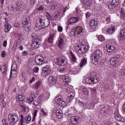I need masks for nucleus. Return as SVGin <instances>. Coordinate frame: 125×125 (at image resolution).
I'll use <instances>...</instances> for the list:
<instances>
[{
	"mask_svg": "<svg viewBox=\"0 0 125 125\" xmlns=\"http://www.w3.org/2000/svg\"><path fill=\"white\" fill-rule=\"evenodd\" d=\"M47 14L49 17L52 20H56L58 18H59V16H60V13H57V14H54L52 16H50V14L49 13H47Z\"/></svg>",
	"mask_w": 125,
	"mask_h": 125,
	"instance_id": "23",
	"label": "nucleus"
},
{
	"mask_svg": "<svg viewBox=\"0 0 125 125\" xmlns=\"http://www.w3.org/2000/svg\"><path fill=\"white\" fill-rule=\"evenodd\" d=\"M106 47L107 52H113V51H115L116 50L114 46L109 44L106 45Z\"/></svg>",
	"mask_w": 125,
	"mask_h": 125,
	"instance_id": "25",
	"label": "nucleus"
},
{
	"mask_svg": "<svg viewBox=\"0 0 125 125\" xmlns=\"http://www.w3.org/2000/svg\"><path fill=\"white\" fill-rule=\"evenodd\" d=\"M56 115L58 117L59 119H61V118H62V117H63V114L62 113V110H61L60 109L57 110Z\"/></svg>",
	"mask_w": 125,
	"mask_h": 125,
	"instance_id": "32",
	"label": "nucleus"
},
{
	"mask_svg": "<svg viewBox=\"0 0 125 125\" xmlns=\"http://www.w3.org/2000/svg\"><path fill=\"white\" fill-rule=\"evenodd\" d=\"M117 61H118V58L117 57L112 58L110 59V65H111V66H114L115 67V66H116V64H117Z\"/></svg>",
	"mask_w": 125,
	"mask_h": 125,
	"instance_id": "24",
	"label": "nucleus"
},
{
	"mask_svg": "<svg viewBox=\"0 0 125 125\" xmlns=\"http://www.w3.org/2000/svg\"><path fill=\"white\" fill-rule=\"evenodd\" d=\"M5 21H6V22H5V25H7V24H8V19L5 18Z\"/></svg>",
	"mask_w": 125,
	"mask_h": 125,
	"instance_id": "61",
	"label": "nucleus"
},
{
	"mask_svg": "<svg viewBox=\"0 0 125 125\" xmlns=\"http://www.w3.org/2000/svg\"><path fill=\"white\" fill-rule=\"evenodd\" d=\"M62 79L63 80V82L65 83L66 84H68V83L71 82V78L69 76H65V75H63Z\"/></svg>",
	"mask_w": 125,
	"mask_h": 125,
	"instance_id": "26",
	"label": "nucleus"
},
{
	"mask_svg": "<svg viewBox=\"0 0 125 125\" xmlns=\"http://www.w3.org/2000/svg\"><path fill=\"white\" fill-rule=\"evenodd\" d=\"M18 36H19V37L18 38V39H20V38L21 37H22V35L19 34V33H18L17 32H16V33H14V37L15 38H18Z\"/></svg>",
	"mask_w": 125,
	"mask_h": 125,
	"instance_id": "45",
	"label": "nucleus"
},
{
	"mask_svg": "<svg viewBox=\"0 0 125 125\" xmlns=\"http://www.w3.org/2000/svg\"><path fill=\"white\" fill-rule=\"evenodd\" d=\"M37 0H30V3L31 5H34L36 3V1Z\"/></svg>",
	"mask_w": 125,
	"mask_h": 125,
	"instance_id": "50",
	"label": "nucleus"
},
{
	"mask_svg": "<svg viewBox=\"0 0 125 125\" xmlns=\"http://www.w3.org/2000/svg\"><path fill=\"white\" fill-rule=\"evenodd\" d=\"M41 112H42V113L44 114V116H45L46 115V113H45V112H44V110L43 109H42Z\"/></svg>",
	"mask_w": 125,
	"mask_h": 125,
	"instance_id": "63",
	"label": "nucleus"
},
{
	"mask_svg": "<svg viewBox=\"0 0 125 125\" xmlns=\"http://www.w3.org/2000/svg\"><path fill=\"white\" fill-rule=\"evenodd\" d=\"M40 39H39V36L36 35L35 34H33L32 35V47L33 48H38L39 47L40 44Z\"/></svg>",
	"mask_w": 125,
	"mask_h": 125,
	"instance_id": "7",
	"label": "nucleus"
},
{
	"mask_svg": "<svg viewBox=\"0 0 125 125\" xmlns=\"http://www.w3.org/2000/svg\"><path fill=\"white\" fill-rule=\"evenodd\" d=\"M0 70H1V73H2L3 74H4V75H5V74H6V68L5 67V65H4L3 66H2V67L1 68V69H0Z\"/></svg>",
	"mask_w": 125,
	"mask_h": 125,
	"instance_id": "40",
	"label": "nucleus"
},
{
	"mask_svg": "<svg viewBox=\"0 0 125 125\" xmlns=\"http://www.w3.org/2000/svg\"><path fill=\"white\" fill-rule=\"evenodd\" d=\"M25 7H23V5L21 4V3L18 2L16 5V7L17 8V11H20L22 12L24 9L26 10L27 12H29L30 11V9L27 8V4H25Z\"/></svg>",
	"mask_w": 125,
	"mask_h": 125,
	"instance_id": "11",
	"label": "nucleus"
},
{
	"mask_svg": "<svg viewBox=\"0 0 125 125\" xmlns=\"http://www.w3.org/2000/svg\"><path fill=\"white\" fill-rule=\"evenodd\" d=\"M6 103H7V98H4L3 100V107H5V106H6Z\"/></svg>",
	"mask_w": 125,
	"mask_h": 125,
	"instance_id": "43",
	"label": "nucleus"
},
{
	"mask_svg": "<svg viewBox=\"0 0 125 125\" xmlns=\"http://www.w3.org/2000/svg\"><path fill=\"white\" fill-rule=\"evenodd\" d=\"M10 29H11V25L10 24H5V28L4 29L5 33H8L10 31Z\"/></svg>",
	"mask_w": 125,
	"mask_h": 125,
	"instance_id": "33",
	"label": "nucleus"
},
{
	"mask_svg": "<svg viewBox=\"0 0 125 125\" xmlns=\"http://www.w3.org/2000/svg\"><path fill=\"white\" fill-rule=\"evenodd\" d=\"M87 49L85 47V46H81L78 50V53L79 54H83L86 52Z\"/></svg>",
	"mask_w": 125,
	"mask_h": 125,
	"instance_id": "21",
	"label": "nucleus"
},
{
	"mask_svg": "<svg viewBox=\"0 0 125 125\" xmlns=\"http://www.w3.org/2000/svg\"><path fill=\"white\" fill-rule=\"evenodd\" d=\"M37 113H38V110H35L33 113L34 117H36Z\"/></svg>",
	"mask_w": 125,
	"mask_h": 125,
	"instance_id": "55",
	"label": "nucleus"
},
{
	"mask_svg": "<svg viewBox=\"0 0 125 125\" xmlns=\"http://www.w3.org/2000/svg\"><path fill=\"white\" fill-rule=\"evenodd\" d=\"M17 101H19V102L21 103V102H23V101L25 100V97L22 94L19 95L17 97Z\"/></svg>",
	"mask_w": 125,
	"mask_h": 125,
	"instance_id": "30",
	"label": "nucleus"
},
{
	"mask_svg": "<svg viewBox=\"0 0 125 125\" xmlns=\"http://www.w3.org/2000/svg\"><path fill=\"white\" fill-rule=\"evenodd\" d=\"M2 123H3V125H4L5 124H6V123L5 122V119H3L2 121Z\"/></svg>",
	"mask_w": 125,
	"mask_h": 125,
	"instance_id": "64",
	"label": "nucleus"
},
{
	"mask_svg": "<svg viewBox=\"0 0 125 125\" xmlns=\"http://www.w3.org/2000/svg\"><path fill=\"white\" fill-rule=\"evenodd\" d=\"M48 81L50 83L54 85L56 83L57 80H56V77L51 76L48 77Z\"/></svg>",
	"mask_w": 125,
	"mask_h": 125,
	"instance_id": "22",
	"label": "nucleus"
},
{
	"mask_svg": "<svg viewBox=\"0 0 125 125\" xmlns=\"http://www.w3.org/2000/svg\"><path fill=\"white\" fill-rule=\"evenodd\" d=\"M21 125H23V123H24V116L23 115H21Z\"/></svg>",
	"mask_w": 125,
	"mask_h": 125,
	"instance_id": "46",
	"label": "nucleus"
},
{
	"mask_svg": "<svg viewBox=\"0 0 125 125\" xmlns=\"http://www.w3.org/2000/svg\"><path fill=\"white\" fill-rule=\"evenodd\" d=\"M35 97H36V95L35 94V93H32L31 94V98L34 99Z\"/></svg>",
	"mask_w": 125,
	"mask_h": 125,
	"instance_id": "59",
	"label": "nucleus"
},
{
	"mask_svg": "<svg viewBox=\"0 0 125 125\" xmlns=\"http://www.w3.org/2000/svg\"><path fill=\"white\" fill-rule=\"evenodd\" d=\"M12 71H14V72H16V71H17V65H16L15 64H13L12 68H11V72H10L9 79H10V78L11 77H12Z\"/></svg>",
	"mask_w": 125,
	"mask_h": 125,
	"instance_id": "29",
	"label": "nucleus"
},
{
	"mask_svg": "<svg viewBox=\"0 0 125 125\" xmlns=\"http://www.w3.org/2000/svg\"><path fill=\"white\" fill-rule=\"evenodd\" d=\"M81 90H82L83 93L85 94V95H87V94H88V89H87V88L86 87H82Z\"/></svg>",
	"mask_w": 125,
	"mask_h": 125,
	"instance_id": "39",
	"label": "nucleus"
},
{
	"mask_svg": "<svg viewBox=\"0 0 125 125\" xmlns=\"http://www.w3.org/2000/svg\"><path fill=\"white\" fill-rule=\"evenodd\" d=\"M114 117L116 120H117L119 122H122V123H124L125 119L123 118L122 116H121V115L119 113V110H117L114 113Z\"/></svg>",
	"mask_w": 125,
	"mask_h": 125,
	"instance_id": "15",
	"label": "nucleus"
},
{
	"mask_svg": "<svg viewBox=\"0 0 125 125\" xmlns=\"http://www.w3.org/2000/svg\"><path fill=\"white\" fill-rule=\"evenodd\" d=\"M101 56H102V52L97 50L90 55V58L92 62H98V57H101Z\"/></svg>",
	"mask_w": 125,
	"mask_h": 125,
	"instance_id": "5",
	"label": "nucleus"
},
{
	"mask_svg": "<svg viewBox=\"0 0 125 125\" xmlns=\"http://www.w3.org/2000/svg\"><path fill=\"white\" fill-rule=\"evenodd\" d=\"M58 32H60V33H61V32H62V31H63V27H62V26H58Z\"/></svg>",
	"mask_w": 125,
	"mask_h": 125,
	"instance_id": "47",
	"label": "nucleus"
},
{
	"mask_svg": "<svg viewBox=\"0 0 125 125\" xmlns=\"http://www.w3.org/2000/svg\"><path fill=\"white\" fill-rule=\"evenodd\" d=\"M41 85H42V82L39 81L37 82L35 85L33 86L34 89H38L41 87Z\"/></svg>",
	"mask_w": 125,
	"mask_h": 125,
	"instance_id": "35",
	"label": "nucleus"
},
{
	"mask_svg": "<svg viewBox=\"0 0 125 125\" xmlns=\"http://www.w3.org/2000/svg\"><path fill=\"white\" fill-rule=\"evenodd\" d=\"M75 92L72 91V92H70L68 94V97L66 99V101L67 102H71L73 99H74V98L75 97Z\"/></svg>",
	"mask_w": 125,
	"mask_h": 125,
	"instance_id": "17",
	"label": "nucleus"
},
{
	"mask_svg": "<svg viewBox=\"0 0 125 125\" xmlns=\"http://www.w3.org/2000/svg\"><path fill=\"white\" fill-rule=\"evenodd\" d=\"M50 74H51L50 67H49V65H46L43 68L41 75L42 77H46V76H48Z\"/></svg>",
	"mask_w": 125,
	"mask_h": 125,
	"instance_id": "9",
	"label": "nucleus"
},
{
	"mask_svg": "<svg viewBox=\"0 0 125 125\" xmlns=\"http://www.w3.org/2000/svg\"><path fill=\"white\" fill-rule=\"evenodd\" d=\"M78 104L81 107H84L85 109H88L89 110H93L94 107L95 106V104L96 103L93 101L89 104L88 105L86 104V103H83L82 102L81 100L78 101Z\"/></svg>",
	"mask_w": 125,
	"mask_h": 125,
	"instance_id": "3",
	"label": "nucleus"
},
{
	"mask_svg": "<svg viewBox=\"0 0 125 125\" xmlns=\"http://www.w3.org/2000/svg\"><path fill=\"white\" fill-rule=\"evenodd\" d=\"M108 111H109L108 107L103 105L101 108L100 113L103 116H105L108 113Z\"/></svg>",
	"mask_w": 125,
	"mask_h": 125,
	"instance_id": "19",
	"label": "nucleus"
},
{
	"mask_svg": "<svg viewBox=\"0 0 125 125\" xmlns=\"http://www.w3.org/2000/svg\"><path fill=\"white\" fill-rule=\"evenodd\" d=\"M31 120H32V117H31V116L30 115L27 116L25 118V122H27V121H28V123L29 122H30Z\"/></svg>",
	"mask_w": 125,
	"mask_h": 125,
	"instance_id": "41",
	"label": "nucleus"
},
{
	"mask_svg": "<svg viewBox=\"0 0 125 125\" xmlns=\"http://www.w3.org/2000/svg\"><path fill=\"white\" fill-rule=\"evenodd\" d=\"M22 55H23V56H26V55H27V51H24L22 52Z\"/></svg>",
	"mask_w": 125,
	"mask_h": 125,
	"instance_id": "57",
	"label": "nucleus"
},
{
	"mask_svg": "<svg viewBox=\"0 0 125 125\" xmlns=\"http://www.w3.org/2000/svg\"><path fill=\"white\" fill-rule=\"evenodd\" d=\"M9 10H10L11 11H13L14 10V7L13 6H11L8 7Z\"/></svg>",
	"mask_w": 125,
	"mask_h": 125,
	"instance_id": "51",
	"label": "nucleus"
},
{
	"mask_svg": "<svg viewBox=\"0 0 125 125\" xmlns=\"http://www.w3.org/2000/svg\"><path fill=\"white\" fill-rule=\"evenodd\" d=\"M54 38H55V34L53 33L52 34H51L47 41V42H49L50 43H51V42H53Z\"/></svg>",
	"mask_w": 125,
	"mask_h": 125,
	"instance_id": "31",
	"label": "nucleus"
},
{
	"mask_svg": "<svg viewBox=\"0 0 125 125\" xmlns=\"http://www.w3.org/2000/svg\"><path fill=\"white\" fill-rule=\"evenodd\" d=\"M69 9V6H66L64 7V10H63V12H65L66 10H68Z\"/></svg>",
	"mask_w": 125,
	"mask_h": 125,
	"instance_id": "52",
	"label": "nucleus"
},
{
	"mask_svg": "<svg viewBox=\"0 0 125 125\" xmlns=\"http://www.w3.org/2000/svg\"><path fill=\"white\" fill-rule=\"evenodd\" d=\"M33 72H34V73H38V72H39V67H35L33 69Z\"/></svg>",
	"mask_w": 125,
	"mask_h": 125,
	"instance_id": "48",
	"label": "nucleus"
},
{
	"mask_svg": "<svg viewBox=\"0 0 125 125\" xmlns=\"http://www.w3.org/2000/svg\"><path fill=\"white\" fill-rule=\"evenodd\" d=\"M86 4L87 5H88V6H90V5H92V1H88L87 2H86Z\"/></svg>",
	"mask_w": 125,
	"mask_h": 125,
	"instance_id": "49",
	"label": "nucleus"
},
{
	"mask_svg": "<svg viewBox=\"0 0 125 125\" xmlns=\"http://www.w3.org/2000/svg\"><path fill=\"white\" fill-rule=\"evenodd\" d=\"M19 118L17 115L10 114L8 115V121L9 122L10 125H14L18 122Z\"/></svg>",
	"mask_w": 125,
	"mask_h": 125,
	"instance_id": "6",
	"label": "nucleus"
},
{
	"mask_svg": "<svg viewBox=\"0 0 125 125\" xmlns=\"http://www.w3.org/2000/svg\"><path fill=\"white\" fill-rule=\"evenodd\" d=\"M106 21L110 22L111 21V18L108 17L106 19Z\"/></svg>",
	"mask_w": 125,
	"mask_h": 125,
	"instance_id": "60",
	"label": "nucleus"
},
{
	"mask_svg": "<svg viewBox=\"0 0 125 125\" xmlns=\"http://www.w3.org/2000/svg\"><path fill=\"white\" fill-rule=\"evenodd\" d=\"M34 99L33 98H32V97L29 98L27 100V102L28 103H32V102H33V101H34Z\"/></svg>",
	"mask_w": 125,
	"mask_h": 125,
	"instance_id": "44",
	"label": "nucleus"
},
{
	"mask_svg": "<svg viewBox=\"0 0 125 125\" xmlns=\"http://www.w3.org/2000/svg\"><path fill=\"white\" fill-rule=\"evenodd\" d=\"M70 53L71 60L73 61V62H76V61H77V58L75 57V55L73 54V52H70Z\"/></svg>",
	"mask_w": 125,
	"mask_h": 125,
	"instance_id": "38",
	"label": "nucleus"
},
{
	"mask_svg": "<svg viewBox=\"0 0 125 125\" xmlns=\"http://www.w3.org/2000/svg\"><path fill=\"white\" fill-rule=\"evenodd\" d=\"M55 101L57 102L58 104H59V106H61V107H65L66 106V102L63 101L62 96L61 95H59L56 97Z\"/></svg>",
	"mask_w": 125,
	"mask_h": 125,
	"instance_id": "10",
	"label": "nucleus"
},
{
	"mask_svg": "<svg viewBox=\"0 0 125 125\" xmlns=\"http://www.w3.org/2000/svg\"><path fill=\"white\" fill-rule=\"evenodd\" d=\"M79 21V19L77 17H72L70 19H68L67 20L66 24L67 25H70L73 24V23H77Z\"/></svg>",
	"mask_w": 125,
	"mask_h": 125,
	"instance_id": "16",
	"label": "nucleus"
},
{
	"mask_svg": "<svg viewBox=\"0 0 125 125\" xmlns=\"http://www.w3.org/2000/svg\"><path fill=\"white\" fill-rule=\"evenodd\" d=\"M118 4H119V0H112L111 4L108 6V7L115 8L116 7L118 6Z\"/></svg>",
	"mask_w": 125,
	"mask_h": 125,
	"instance_id": "20",
	"label": "nucleus"
},
{
	"mask_svg": "<svg viewBox=\"0 0 125 125\" xmlns=\"http://www.w3.org/2000/svg\"><path fill=\"white\" fill-rule=\"evenodd\" d=\"M106 32L108 33V34H113V33L115 32V27L112 26L111 28H108Z\"/></svg>",
	"mask_w": 125,
	"mask_h": 125,
	"instance_id": "37",
	"label": "nucleus"
},
{
	"mask_svg": "<svg viewBox=\"0 0 125 125\" xmlns=\"http://www.w3.org/2000/svg\"><path fill=\"white\" fill-rule=\"evenodd\" d=\"M6 45H7V42L6 41H4L3 43V46H4V47H6Z\"/></svg>",
	"mask_w": 125,
	"mask_h": 125,
	"instance_id": "53",
	"label": "nucleus"
},
{
	"mask_svg": "<svg viewBox=\"0 0 125 125\" xmlns=\"http://www.w3.org/2000/svg\"><path fill=\"white\" fill-rule=\"evenodd\" d=\"M49 8L50 10H55L57 8V4L55 3L50 4Z\"/></svg>",
	"mask_w": 125,
	"mask_h": 125,
	"instance_id": "34",
	"label": "nucleus"
},
{
	"mask_svg": "<svg viewBox=\"0 0 125 125\" xmlns=\"http://www.w3.org/2000/svg\"><path fill=\"white\" fill-rule=\"evenodd\" d=\"M50 24L49 19L47 18L44 20L41 19L40 22L36 24V27L39 28V29H43L46 27H48V25Z\"/></svg>",
	"mask_w": 125,
	"mask_h": 125,
	"instance_id": "1",
	"label": "nucleus"
},
{
	"mask_svg": "<svg viewBox=\"0 0 125 125\" xmlns=\"http://www.w3.org/2000/svg\"><path fill=\"white\" fill-rule=\"evenodd\" d=\"M71 35L72 36H76V35H83V27L82 26H77L75 29H72Z\"/></svg>",
	"mask_w": 125,
	"mask_h": 125,
	"instance_id": "8",
	"label": "nucleus"
},
{
	"mask_svg": "<svg viewBox=\"0 0 125 125\" xmlns=\"http://www.w3.org/2000/svg\"><path fill=\"white\" fill-rule=\"evenodd\" d=\"M80 122V117L79 116H72L70 118V123L72 125H77Z\"/></svg>",
	"mask_w": 125,
	"mask_h": 125,
	"instance_id": "13",
	"label": "nucleus"
},
{
	"mask_svg": "<svg viewBox=\"0 0 125 125\" xmlns=\"http://www.w3.org/2000/svg\"><path fill=\"white\" fill-rule=\"evenodd\" d=\"M99 40L100 42H104L105 41V37L102 35H100L99 36Z\"/></svg>",
	"mask_w": 125,
	"mask_h": 125,
	"instance_id": "42",
	"label": "nucleus"
},
{
	"mask_svg": "<svg viewBox=\"0 0 125 125\" xmlns=\"http://www.w3.org/2000/svg\"><path fill=\"white\" fill-rule=\"evenodd\" d=\"M38 10H43V7L41 6L38 9Z\"/></svg>",
	"mask_w": 125,
	"mask_h": 125,
	"instance_id": "62",
	"label": "nucleus"
},
{
	"mask_svg": "<svg viewBox=\"0 0 125 125\" xmlns=\"http://www.w3.org/2000/svg\"><path fill=\"white\" fill-rule=\"evenodd\" d=\"M1 57H2L3 58L5 57V52L4 51H2L1 54Z\"/></svg>",
	"mask_w": 125,
	"mask_h": 125,
	"instance_id": "54",
	"label": "nucleus"
},
{
	"mask_svg": "<svg viewBox=\"0 0 125 125\" xmlns=\"http://www.w3.org/2000/svg\"><path fill=\"white\" fill-rule=\"evenodd\" d=\"M63 71H65V68L64 67H62L60 69V72H63Z\"/></svg>",
	"mask_w": 125,
	"mask_h": 125,
	"instance_id": "58",
	"label": "nucleus"
},
{
	"mask_svg": "<svg viewBox=\"0 0 125 125\" xmlns=\"http://www.w3.org/2000/svg\"><path fill=\"white\" fill-rule=\"evenodd\" d=\"M90 16V14L89 12L86 13V18H88Z\"/></svg>",
	"mask_w": 125,
	"mask_h": 125,
	"instance_id": "56",
	"label": "nucleus"
},
{
	"mask_svg": "<svg viewBox=\"0 0 125 125\" xmlns=\"http://www.w3.org/2000/svg\"><path fill=\"white\" fill-rule=\"evenodd\" d=\"M22 28L26 31V32H29L31 29V25H30V23H29V21L28 20H24L22 22Z\"/></svg>",
	"mask_w": 125,
	"mask_h": 125,
	"instance_id": "12",
	"label": "nucleus"
},
{
	"mask_svg": "<svg viewBox=\"0 0 125 125\" xmlns=\"http://www.w3.org/2000/svg\"><path fill=\"white\" fill-rule=\"evenodd\" d=\"M87 63V60H86V59L83 58V59H82L80 62V66L81 68H83V66H84L85 65H86Z\"/></svg>",
	"mask_w": 125,
	"mask_h": 125,
	"instance_id": "27",
	"label": "nucleus"
},
{
	"mask_svg": "<svg viewBox=\"0 0 125 125\" xmlns=\"http://www.w3.org/2000/svg\"><path fill=\"white\" fill-rule=\"evenodd\" d=\"M35 62L37 64V65L42 66L43 64L47 63V61H46V58H45V56L42 55H39L36 56L35 57Z\"/></svg>",
	"mask_w": 125,
	"mask_h": 125,
	"instance_id": "2",
	"label": "nucleus"
},
{
	"mask_svg": "<svg viewBox=\"0 0 125 125\" xmlns=\"http://www.w3.org/2000/svg\"><path fill=\"white\" fill-rule=\"evenodd\" d=\"M68 62H67V59L64 56H62L60 58H58L56 60V64L60 67H64L65 65H67Z\"/></svg>",
	"mask_w": 125,
	"mask_h": 125,
	"instance_id": "4",
	"label": "nucleus"
},
{
	"mask_svg": "<svg viewBox=\"0 0 125 125\" xmlns=\"http://www.w3.org/2000/svg\"><path fill=\"white\" fill-rule=\"evenodd\" d=\"M86 83L90 84L91 83H98V79L86 78L85 79Z\"/></svg>",
	"mask_w": 125,
	"mask_h": 125,
	"instance_id": "14",
	"label": "nucleus"
},
{
	"mask_svg": "<svg viewBox=\"0 0 125 125\" xmlns=\"http://www.w3.org/2000/svg\"><path fill=\"white\" fill-rule=\"evenodd\" d=\"M120 40L124 41L125 40V28L121 30L120 34Z\"/></svg>",
	"mask_w": 125,
	"mask_h": 125,
	"instance_id": "28",
	"label": "nucleus"
},
{
	"mask_svg": "<svg viewBox=\"0 0 125 125\" xmlns=\"http://www.w3.org/2000/svg\"><path fill=\"white\" fill-rule=\"evenodd\" d=\"M64 40L63 38H60L59 42H58V47L61 48L63 46Z\"/></svg>",
	"mask_w": 125,
	"mask_h": 125,
	"instance_id": "36",
	"label": "nucleus"
},
{
	"mask_svg": "<svg viewBox=\"0 0 125 125\" xmlns=\"http://www.w3.org/2000/svg\"><path fill=\"white\" fill-rule=\"evenodd\" d=\"M97 25H98L97 21H95L94 20H92L89 22V26L91 29H96Z\"/></svg>",
	"mask_w": 125,
	"mask_h": 125,
	"instance_id": "18",
	"label": "nucleus"
}]
</instances>
